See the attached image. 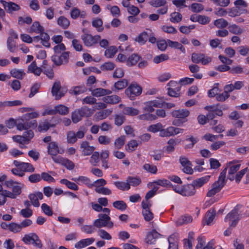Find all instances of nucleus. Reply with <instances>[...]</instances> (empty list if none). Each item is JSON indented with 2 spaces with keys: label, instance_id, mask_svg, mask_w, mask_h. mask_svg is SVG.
<instances>
[{
  "label": "nucleus",
  "instance_id": "61",
  "mask_svg": "<svg viewBox=\"0 0 249 249\" xmlns=\"http://www.w3.org/2000/svg\"><path fill=\"white\" fill-rule=\"evenodd\" d=\"M42 212L48 216H52L53 214V211L49 206L46 203H43L41 206Z\"/></svg>",
  "mask_w": 249,
  "mask_h": 249
},
{
  "label": "nucleus",
  "instance_id": "41",
  "mask_svg": "<svg viewBox=\"0 0 249 249\" xmlns=\"http://www.w3.org/2000/svg\"><path fill=\"white\" fill-rule=\"evenodd\" d=\"M228 29L231 33L235 35H240L243 32V30L235 24L230 25L228 27Z\"/></svg>",
  "mask_w": 249,
  "mask_h": 249
},
{
  "label": "nucleus",
  "instance_id": "55",
  "mask_svg": "<svg viewBox=\"0 0 249 249\" xmlns=\"http://www.w3.org/2000/svg\"><path fill=\"white\" fill-rule=\"evenodd\" d=\"M192 11L195 13H199L204 9V6L202 4L197 3H194L191 5L190 7Z\"/></svg>",
  "mask_w": 249,
  "mask_h": 249
},
{
  "label": "nucleus",
  "instance_id": "34",
  "mask_svg": "<svg viewBox=\"0 0 249 249\" xmlns=\"http://www.w3.org/2000/svg\"><path fill=\"white\" fill-rule=\"evenodd\" d=\"M138 119L141 120L145 121H153L157 119V117L156 115L151 114L150 112H147L141 115L138 117Z\"/></svg>",
  "mask_w": 249,
  "mask_h": 249
},
{
  "label": "nucleus",
  "instance_id": "15",
  "mask_svg": "<svg viewBox=\"0 0 249 249\" xmlns=\"http://www.w3.org/2000/svg\"><path fill=\"white\" fill-rule=\"evenodd\" d=\"M189 114V111L186 109L176 110L172 112L173 117L179 119H184L188 117Z\"/></svg>",
  "mask_w": 249,
  "mask_h": 249
},
{
  "label": "nucleus",
  "instance_id": "30",
  "mask_svg": "<svg viewBox=\"0 0 249 249\" xmlns=\"http://www.w3.org/2000/svg\"><path fill=\"white\" fill-rule=\"evenodd\" d=\"M215 216V212L213 209L208 211L205 215V220L207 225H210L212 224Z\"/></svg>",
  "mask_w": 249,
  "mask_h": 249
},
{
  "label": "nucleus",
  "instance_id": "35",
  "mask_svg": "<svg viewBox=\"0 0 249 249\" xmlns=\"http://www.w3.org/2000/svg\"><path fill=\"white\" fill-rule=\"evenodd\" d=\"M113 206L117 210L124 211L127 208L126 204L123 200H117L112 204Z\"/></svg>",
  "mask_w": 249,
  "mask_h": 249
},
{
  "label": "nucleus",
  "instance_id": "14",
  "mask_svg": "<svg viewBox=\"0 0 249 249\" xmlns=\"http://www.w3.org/2000/svg\"><path fill=\"white\" fill-rule=\"evenodd\" d=\"M94 241L95 239L93 238L83 239L75 243L74 247L76 249H81L92 244Z\"/></svg>",
  "mask_w": 249,
  "mask_h": 249
},
{
  "label": "nucleus",
  "instance_id": "12",
  "mask_svg": "<svg viewBox=\"0 0 249 249\" xmlns=\"http://www.w3.org/2000/svg\"><path fill=\"white\" fill-rule=\"evenodd\" d=\"M0 2L2 4L5 10L7 12L12 13L13 11H18L20 9L18 5L12 2H7L4 0H0Z\"/></svg>",
  "mask_w": 249,
  "mask_h": 249
},
{
  "label": "nucleus",
  "instance_id": "54",
  "mask_svg": "<svg viewBox=\"0 0 249 249\" xmlns=\"http://www.w3.org/2000/svg\"><path fill=\"white\" fill-rule=\"evenodd\" d=\"M55 107L56 113H59L61 115H65L69 112L68 107L62 105H58Z\"/></svg>",
  "mask_w": 249,
  "mask_h": 249
},
{
  "label": "nucleus",
  "instance_id": "49",
  "mask_svg": "<svg viewBox=\"0 0 249 249\" xmlns=\"http://www.w3.org/2000/svg\"><path fill=\"white\" fill-rule=\"evenodd\" d=\"M166 0H151L149 1V4L153 7H159L164 6L166 4Z\"/></svg>",
  "mask_w": 249,
  "mask_h": 249
},
{
  "label": "nucleus",
  "instance_id": "8",
  "mask_svg": "<svg viewBox=\"0 0 249 249\" xmlns=\"http://www.w3.org/2000/svg\"><path fill=\"white\" fill-rule=\"evenodd\" d=\"M30 130L28 132H25L22 136L20 135H15L12 137L13 140L21 145L20 147L21 148H23V145L25 144H28L30 142Z\"/></svg>",
  "mask_w": 249,
  "mask_h": 249
},
{
  "label": "nucleus",
  "instance_id": "31",
  "mask_svg": "<svg viewBox=\"0 0 249 249\" xmlns=\"http://www.w3.org/2000/svg\"><path fill=\"white\" fill-rule=\"evenodd\" d=\"M126 181L128 183L129 186L134 187L138 186L141 183V179L139 177H133L129 176L127 178Z\"/></svg>",
  "mask_w": 249,
  "mask_h": 249
},
{
  "label": "nucleus",
  "instance_id": "64",
  "mask_svg": "<svg viewBox=\"0 0 249 249\" xmlns=\"http://www.w3.org/2000/svg\"><path fill=\"white\" fill-rule=\"evenodd\" d=\"M157 44L159 50L164 51L168 46V39L166 41L164 39L158 41Z\"/></svg>",
  "mask_w": 249,
  "mask_h": 249
},
{
  "label": "nucleus",
  "instance_id": "29",
  "mask_svg": "<svg viewBox=\"0 0 249 249\" xmlns=\"http://www.w3.org/2000/svg\"><path fill=\"white\" fill-rule=\"evenodd\" d=\"M43 197V194L40 192H35L34 194H32V205L35 207H38L39 206V203L38 199H42Z\"/></svg>",
  "mask_w": 249,
  "mask_h": 249
},
{
  "label": "nucleus",
  "instance_id": "38",
  "mask_svg": "<svg viewBox=\"0 0 249 249\" xmlns=\"http://www.w3.org/2000/svg\"><path fill=\"white\" fill-rule=\"evenodd\" d=\"M57 23L63 29H67L70 25V21L65 17L60 16L57 19Z\"/></svg>",
  "mask_w": 249,
  "mask_h": 249
},
{
  "label": "nucleus",
  "instance_id": "51",
  "mask_svg": "<svg viewBox=\"0 0 249 249\" xmlns=\"http://www.w3.org/2000/svg\"><path fill=\"white\" fill-rule=\"evenodd\" d=\"M98 235L103 239L110 240L112 239L110 234L107 231L103 229H100L97 231Z\"/></svg>",
  "mask_w": 249,
  "mask_h": 249
},
{
  "label": "nucleus",
  "instance_id": "40",
  "mask_svg": "<svg viewBox=\"0 0 249 249\" xmlns=\"http://www.w3.org/2000/svg\"><path fill=\"white\" fill-rule=\"evenodd\" d=\"M138 144V142L136 140H132L128 142L125 145V149L129 152L134 151L137 149Z\"/></svg>",
  "mask_w": 249,
  "mask_h": 249
},
{
  "label": "nucleus",
  "instance_id": "16",
  "mask_svg": "<svg viewBox=\"0 0 249 249\" xmlns=\"http://www.w3.org/2000/svg\"><path fill=\"white\" fill-rule=\"evenodd\" d=\"M247 12V10L245 9L237 8L236 7H232L229 9L228 14L231 17H235L239 16L241 14H245Z\"/></svg>",
  "mask_w": 249,
  "mask_h": 249
},
{
  "label": "nucleus",
  "instance_id": "18",
  "mask_svg": "<svg viewBox=\"0 0 249 249\" xmlns=\"http://www.w3.org/2000/svg\"><path fill=\"white\" fill-rule=\"evenodd\" d=\"M160 234L155 230L149 232L146 236L145 241L148 244H153L155 242L156 239L158 238Z\"/></svg>",
  "mask_w": 249,
  "mask_h": 249
},
{
  "label": "nucleus",
  "instance_id": "58",
  "mask_svg": "<svg viewBox=\"0 0 249 249\" xmlns=\"http://www.w3.org/2000/svg\"><path fill=\"white\" fill-rule=\"evenodd\" d=\"M180 87L175 89L168 88V94L169 96L174 97H178L179 96Z\"/></svg>",
  "mask_w": 249,
  "mask_h": 249
},
{
  "label": "nucleus",
  "instance_id": "9",
  "mask_svg": "<svg viewBox=\"0 0 249 249\" xmlns=\"http://www.w3.org/2000/svg\"><path fill=\"white\" fill-rule=\"evenodd\" d=\"M179 162L183 167L182 171L183 172L190 175L193 173V169L191 167V162L187 158L184 156L180 157Z\"/></svg>",
  "mask_w": 249,
  "mask_h": 249
},
{
  "label": "nucleus",
  "instance_id": "28",
  "mask_svg": "<svg viewBox=\"0 0 249 249\" xmlns=\"http://www.w3.org/2000/svg\"><path fill=\"white\" fill-rule=\"evenodd\" d=\"M140 56L136 53H133L130 55L126 60V65L128 66L135 65L140 60Z\"/></svg>",
  "mask_w": 249,
  "mask_h": 249
},
{
  "label": "nucleus",
  "instance_id": "43",
  "mask_svg": "<svg viewBox=\"0 0 249 249\" xmlns=\"http://www.w3.org/2000/svg\"><path fill=\"white\" fill-rule=\"evenodd\" d=\"M125 142V137L124 135L121 136L115 139L114 142V145L118 149H121L124 145Z\"/></svg>",
  "mask_w": 249,
  "mask_h": 249
},
{
  "label": "nucleus",
  "instance_id": "59",
  "mask_svg": "<svg viewBox=\"0 0 249 249\" xmlns=\"http://www.w3.org/2000/svg\"><path fill=\"white\" fill-rule=\"evenodd\" d=\"M7 48L11 52H14L16 49V42L12 37H8L7 41Z\"/></svg>",
  "mask_w": 249,
  "mask_h": 249
},
{
  "label": "nucleus",
  "instance_id": "57",
  "mask_svg": "<svg viewBox=\"0 0 249 249\" xmlns=\"http://www.w3.org/2000/svg\"><path fill=\"white\" fill-rule=\"evenodd\" d=\"M82 116L78 110L76 109L74 110L71 114V119L73 123H77L82 119Z\"/></svg>",
  "mask_w": 249,
  "mask_h": 249
},
{
  "label": "nucleus",
  "instance_id": "53",
  "mask_svg": "<svg viewBox=\"0 0 249 249\" xmlns=\"http://www.w3.org/2000/svg\"><path fill=\"white\" fill-rule=\"evenodd\" d=\"M107 184V181L104 178L98 179L94 181L93 183L91 182V188L94 186L95 189L100 188Z\"/></svg>",
  "mask_w": 249,
  "mask_h": 249
},
{
  "label": "nucleus",
  "instance_id": "5",
  "mask_svg": "<svg viewBox=\"0 0 249 249\" xmlns=\"http://www.w3.org/2000/svg\"><path fill=\"white\" fill-rule=\"evenodd\" d=\"M243 217V214L238 209V207H235L225 217V221H230L231 227H235L238 221Z\"/></svg>",
  "mask_w": 249,
  "mask_h": 249
},
{
  "label": "nucleus",
  "instance_id": "62",
  "mask_svg": "<svg viewBox=\"0 0 249 249\" xmlns=\"http://www.w3.org/2000/svg\"><path fill=\"white\" fill-rule=\"evenodd\" d=\"M142 110L145 112H152L154 111V107L150 101L144 103V107Z\"/></svg>",
  "mask_w": 249,
  "mask_h": 249
},
{
  "label": "nucleus",
  "instance_id": "42",
  "mask_svg": "<svg viewBox=\"0 0 249 249\" xmlns=\"http://www.w3.org/2000/svg\"><path fill=\"white\" fill-rule=\"evenodd\" d=\"M60 183L65 185L68 188L72 190L76 191L78 189L77 185L74 182H72L67 179H62L60 180Z\"/></svg>",
  "mask_w": 249,
  "mask_h": 249
},
{
  "label": "nucleus",
  "instance_id": "11",
  "mask_svg": "<svg viewBox=\"0 0 249 249\" xmlns=\"http://www.w3.org/2000/svg\"><path fill=\"white\" fill-rule=\"evenodd\" d=\"M80 149L84 156H89L93 153L95 150V147L93 146L90 145L89 142L87 141H83L80 145Z\"/></svg>",
  "mask_w": 249,
  "mask_h": 249
},
{
  "label": "nucleus",
  "instance_id": "10",
  "mask_svg": "<svg viewBox=\"0 0 249 249\" xmlns=\"http://www.w3.org/2000/svg\"><path fill=\"white\" fill-rule=\"evenodd\" d=\"M61 85L59 82H55L52 89V93L53 96L55 97L56 100L60 99L62 97L64 96L65 93L60 89Z\"/></svg>",
  "mask_w": 249,
  "mask_h": 249
},
{
  "label": "nucleus",
  "instance_id": "3",
  "mask_svg": "<svg viewBox=\"0 0 249 249\" xmlns=\"http://www.w3.org/2000/svg\"><path fill=\"white\" fill-rule=\"evenodd\" d=\"M142 90V87L134 82L131 83L127 88L125 90V93L130 100H134L136 97L141 94Z\"/></svg>",
  "mask_w": 249,
  "mask_h": 249
},
{
  "label": "nucleus",
  "instance_id": "26",
  "mask_svg": "<svg viewBox=\"0 0 249 249\" xmlns=\"http://www.w3.org/2000/svg\"><path fill=\"white\" fill-rule=\"evenodd\" d=\"M92 25L96 28L97 31L99 32H102L104 30V27L103 26V21L101 18H95L93 19L92 21Z\"/></svg>",
  "mask_w": 249,
  "mask_h": 249
},
{
  "label": "nucleus",
  "instance_id": "39",
  "mask_svg": "<svg viewBox=\"0 0 249 249\" xmlns=\"http://www.w3.org/2000/svg\"><path fill=\"white\" fill-rule=\"evenodd\" d=\"M114 184L118 189L123 191L130 189V187L127 181L125 182L115 181L114 182Z\"/></svg>",
  "mask_w": 249,
  "mask_h": 249
},
{
  "label": "nucleus",
  "instance_id": "32",
  "mask_svg": "<svg viewBox=\"0 0 249 249\" xmlns=\"http://www.w3.org/2000/svg\"><path fill=\"white\" fill-rule=\"evenodd\" d=\"M32 245L38 249H42L43 244L36 233H32Z\"/></svg>",
  "mask_w": 249,
  "mask_h": 249
},
{
  "label": "nucleus",
  "instance_id": "21",
  "mask_svg": "<svg viewBox=\"0 0 249 249\" xmlns=\"http://www.w3.org/2000/svg\"><path fill=\"white\" fill-rule=\"evenodd\" d=\"M87 91V88L84 85L75 86L69 90V93L72 95H77L83 93Z\"/></svg>",
  "mask_w": 249,
  "mask_h": 249
},
{
  "label": "nucleus",
  "instance_id": "44",
  "mask_svg": "<svg viewBox=\"0 0 249 249\" xmlns=\"http://www.w3.org/2000/svg\"><path fill=\"white\" fill-rule=\"evenodd\" d=\"M75 133L73 131H69L67 133V142L68 143L73 144L77 141Z\"/></svg>",
  "mask_w": 249,
  "mask_h": 249
},
{
  "label": "nucleus",
  "instance_id": "48",
  "mask_svg": "<svg viewBox=\"0 0 249 249\" xmlns=\"http://www.w3.org/2000/svg\"><path fill=\"white\" fill-rule=\"evenodd\" d=\"M117 52V49L116 47L112 46L109 47L108 49H107L105 51V54L107 57L112 58Z\"/></svg>",
  "mask_w": 249,
  "mask_h": 249
},
{
  "label": "nucleus",
  "instance_id": "50",
  "mask_svg": "<svg viewBox=\"0 0 249 249\" xmlns=\"http://www.w3.org/2000/svg\"><path fill=\"white\" fill-rule=\"evenodd\" d=\"M143 168L147 172L153 174H155L158 170L156 166L149 163L144 164L143 166Z\"/></svg>",
  "mask_w": 249,
  "mask_h": 249
},
{
  "label": "nucleus",
  "instance_id": "22",
  "mask_svg": "<svg viewBox=\"0 0 249 249\" xmlns=\"http://www.w3.org/2000/svg\"><path fill=\"white\" fill-rule=\"evenodd\" d=\"M103 100L105 103L116 104L121 101V98L116 95H112L104 97Z\"/></svg>",
  "mask_w": 249,
  "mask_h": 249
},
{
  "label": "nucleus",
  "instance_id": "27",
  "mask_svg": "<svg viewBox=\"0 0 249 249\" xmlns=\"http://www.w3.org/2000/svg\"><path fill=\"white\" fill-rule=\"evenodd\" d=\"M54 126V124H51L48 122V121L45 120L39 123L37 130L39 132L42 131H46L50 127H53Z\"/></svg>",
  "mask_w": 249,
  "mask_h": 249
},
{
  "label": "nucleus",
  "instance_id": "37",
  "mask_svg": "<svg viewBox=\"0 0 249 249\" xmlns=\"http://www.w3.org/2000/svg\"><path fill=\"white\" fill-rule=\"evenodd\" d=\"M193 218L192 216L190 215H183L179 218L176 222V223L178 225H181L182 224H187L192 221Z\"/></svg>",
  "mask_w": 249,
  "mask_h": 249
},
{
  "label": "nucleus",
  "instance_id": "33",
  "mask_svg": "<svg viewBox=\"0 0 249 249\" xmlns=\"http://www.w3.org/2000/svg\"><path fill=\"white\" fill-rule=\"evenodd\" d=\"M10 74L11 76L14 78L22 79L23 76L25 75V73L22 70L14 69L11 70Z\"/></svg>",
  "mask_w": 249,
  "mask_h": 249
},
{
  "label": "nucleus",
  "instance_id": "17",
  "mask_svg": "<svg viewBox=\"0 0 249 249\" xmlns=\"http://www.w3.org/2000/svg\"><path fill=\"white\" fill-rule=\"evenodd\" d=\"M71 179L77 182L79 185L85 184L89 188H91V181L87 177L79 176L77 178H73Z\"/></svg>",
  "mask_w": 249,
  "mask_h": 249
},
{
  "label": "nucleus",
  "instance_id": "56",
  "mask_svg": "<svg viewBox=\"0 0 249 249\" xmlns=\"http://www.w3.org/2000/svg\"><path fill=\"white\" fill-rule=\"evenodd\" d=\"M169 59V56L166 54H161L156 56L153 59V62L156 64L160 63Z\"/></svg>",
  "mask_w": 249,
  "mask_h": 249
},
{
  "label": "nucleus",
  "instance_id": "45",
  "mask_svg": "<svg viewBox=\"0 0 249 249\" xmlns=\"http://www.w3.org/2000/svg\"><path fill=\"white\" fill-rule=\"evenodd\" d=\"M82 117H89L92 114V110L87 107H84L78 109Z\"/></svg>",
  "mask_w": 249,
  "mask_h": 249
},
{
  "label": "nucleus",
  "instance_id": "36",
  "mask_svg": "<svg viewBox=\"0 0 249 249\" xmlns=\"http://www.w3.org/2000/svg\"><path fill=\"white\" fill-rule=\"evenodd\" d=\"M127 85L128 81L126 79H123L115 82L114 84V87L116 90H119L124 89Z\"/></svg>",
  "mask_w": 249,
  "mask_h": 249
},
{
  "label": "nucleus",
  "instance_id": "24",
  "mask_svg": "<svg viewBox=\"0 0 249 249\" xmlns=\"http://www.w3.org/2000/svg\"><path fill=\"white\" fill-rule=\"evenodd\" d=\"M148 37V32L144 31L136 37L135 40L138 42L140 45H144L147 41Z\"/></svg>",
  "mask_w": 249,
  "mask_h": 249
},
{
  "label": "nucleus",
  "instance_id": "1",
  "mask_svg": "<svg viewBox=\"0 0 249 249\" xmlns=\"http://www.w3.org/2000/svg\"><path fill=\"white\" fill-rule=\"evenodd\" d=\"M44 29L40 23L38 21H35L32 24V33L34 32L39 35L36 36H32V42L37 43L40 41L41 44L46 47H51L49 35L44 32Z\"/></svg>",
  "mask_w": 249,
  "mask_h": 249
},
{
  "label": "nucleus",
  "instance_id": "6",
  "mask_svg": "<svg viewBox=\"0 0 249 249\" xmlns=\"http://www.w3.org/2000/svg\"><path fill=\"white\" fill-rule=\"evenodd\" d=\"M70 52H64L59 54H53L51 59L56 66H60L68 63Z\"/></svg>",
  "mask_w": 249,
  "mask_h": 249
},
{
  "label": "nucleus",
  "instance_id": "47",
  "mask_svg": "<svg viewBox=\"0 0 249 249\" xmlns=\"http://www.w3.org/2000/svg\"><path fill=\"white\" fill-rule=\"evenodd\" d=\"M182 19V15L178 12H173L170 15V20L173 23H178Z\"/></svg>",
  "mask_w": 249,
  "mask_h": 249
},
{
  "label": "nucleus",
  "instance_id": "4",
  "mask_svg": "<svg viewBox=\"0 0 249 249\" xmlns=\"http://www.w3.org/2000/svg\"><path fill=\"white\" fill-rule=\"evenodd\" d=\"M99 218L93 222V225L98 228L107 227L111 228L113 226V223L110 221V217L106 214L100 213Z\"/></svg>",
  "mask_w": 249,
  "mask_h": 249
},
{
  "label": "nucleus",
  "instance_id": "52",
  "mask_svg": "<svg viewBox=\"0 0 249 249\" xmlns=\"http://www.w3.org/2000/svg\"><path fill=\"white\" fill-rule=\"evenodd\" d=\"M99 153L98 152H94L91 156L89 160L90 163L93 166L98 165L99 162Z\"/></svg>",
  "mask_w": 249,
  "mask_h": 249
},
{
  "label": "nucleus",
  "instance_id": "2",
  "mask_svg": "<svg viewBox=\"0 0 249 249\" xmlns=\"http://www.w3.org/2000/svg\"><path fill=\"white\" fill-rule=\"evenodd\" d=\"M227 168H225L220 173L218 180L214 182L212 186L211 189L207 193V196L212 197L216 194L219 193L226 184L227 180L226 175Z\"/></svg>",
  "mask_w": 249,
  "mask_h": 249
},
{
  "label": "nucleus",
  "instance_id": "60",
  "mask_svg": "<svg viewBox=\"0 0 249 249\" xmlns=\"http://www.w3.org/2000/svg\"><path fill=\"white\" fill-rule=\"evenodd\" d=\"M142 213L144 217V219L146 221H149L153 218V214L151 210H142Z\"/></svg>",
  "mask_w": 249,
  "mask_h": 249
},
{
  "label": "nucleus",
  "instance_id": "20",
  "mask_svg": "<svg viewBox=\"0 0 249 249\" xmlns=\"http://www.w3.org/2000/svg\"><path fill=\"white\" fill-rule=\"evenodd\" d=\"M210 178V176H205L194 180L192 183L195 188H200L207 183L209 180Z\"/></svg>",
  "mask_w": 249,
  "mask_h": 249
},
{
  "label": "nucleus",
  "instance_id": "63",
  "mask_svg": "<svg viewBox=\"0 0 249 249\" xmlns=\"http://www.w3.org/2000/svg\"><path fill=\"white\" fill-rule=\"evenodd\" d=\"M125 120V117L123 115H116L114 118V124L117 126H121Z\"/></svg>",
  "mask_w": 249,
  "mask_h": 249
},
{
  "label": "nucleus",
  "instance_id": "25",
  "mask_svg": "<svg viewBox=\"0 0 249 249\" xmlns=\"http://www.w3.org/2000/svg\"><path fill=\"white\" fill-rule=\"evenodd\" d=\"M59 148L54 142H50L48 146V153L52 156H55L59 153Z\"/></svg>",
  "mask_w": 249,
  "mask_h": 249
},
{
  "label": "nucleus",
  "instance_id": "13",
  "mask_svg": "<svg viewBox=\"0 0 249 249\" xmlns=\"http://www.w3.org/2000/svg\"><path fill=\"white\" fill-rule=\"evenodd\" d=\"M196 192V189L192 183L184 185L182 187V196H192L194 195Z\"/></svg>",
  "mask_w": 249,
  "mask_h": 249
},
{
  "label": "nucleus",
  "instance_id": "46",
  "mask_svg": "<svg viewBox=\"0 0 249 249\" xmlns=\"http://www.w3.org/2000/svg\"><path fill=\"white\" fill-rule=\"evenodd\" d=\"M214 25L218 28H224L228 25V22L224 18H219L214 21Z\"/></svg>",
  "mask_w": 249,
  "mask_h": 249
},
{
  "label": "nucleus",
  "instance_id": "23",
  "mask_svg": "<svg viewBox=\"0 0 249 249\" xmlns=\"http://www.w3.org/2000/svg\"><path fill=\"white\" fill-rule=\"evenodd\" d=\"M139 110L135 108L130 107H124L123 110V113L126 115L134 116L139 114Z\"/></svg>",
  "mask_w": 249,
  "mask_h": 249
},
{
  "label": "nucleus",
  "instance_id": "19",
  "mask_svg": "<svg viewBox=\"0 0 249 249\" xmlns=\"http://www.w3.org/2000/svg\"><path fill=\"white\" fill-rule=\"evenodd\" d=\"M111 93V90L103 88H97L91 91V94L92 96L97 97L106 95H109Z\"/></svg>",
  "mask_w": 249,
  "mask_h": 249
},
{
  "label": "nucleus",
  "instance_id": "7",
  "mask_svg": "<svg viewBox=\"0 0 249 249\" xmlns=\"http://www.w3.org/2000/svg\"><path fill=\"white\" fill-rule=\"evenodd\" d=\"M81 39L85 46L90 47L98 42L101 39V36L99 35L93 36L91 35L86 34L81 36Z\"/></svg>",
  "mask_w": 249,
  "mask_h": 249
}]
</instances>
